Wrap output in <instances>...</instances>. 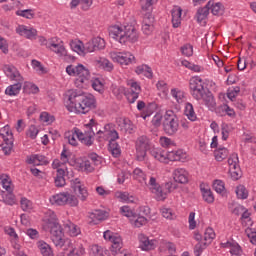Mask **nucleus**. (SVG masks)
Wrapping results in <instances>:
<instances>
[{
    "label": "nucleus",
    "mask_w": 256,
    "mask_h": 256,
    "mask_svg": "<svg viewBox=\"0 0 256 256\" xmlns=\"http://www.w3.org/2000/svg\"><path fill=\"white\" fill-rule=\"evenodd\" d=\"M47 49H50L60 57H65L67 55V50L65 49V46H63V41L57 43V38L50 39Z\"/></svg>",
    "instance_id": "obj_17"
},
{
    "label": "nucleus",
    "mask_w": 256,
    "mask_h": 256,
    "mask_svg": "<svg viewBox=\"0 0 256 256\" xmlns=\"http://www.w3.org/2000/svg\"><path fill=\"white\" fill-rule=\"evenodd\" d=\"M70 47L78 55H85V44L81 40H71Z\"/></svg>",
    "instance_id": "obj_28"
},
{
    "label": "nucleus",
    "mask_w": 256,
    "mask_h": 256,
    "mask_svg": "<svg viewBox=\"0 0 256 256\" xmlns=\"http://www.w3.org/2000/svg\"><path fill=\"white\" fill-rule=\"evenodd\" d=\"M86 130L85 132H81L79 128H75V133L77 136V139L81 141L84 145L87 147H91L93 145V141L95 138V133L96 135H103L105 131L99 130V124L95 119H91L88 124L85 125Z\"/></svg>",
    "instance_id": "obj_4"
},
{
    "label": "nucleus",
    "mask_w": 256,
    "mask_h": 256,
    "mask_svg": "<svg viewBox=\"0 0 256 256\" xmlns=\"http://www.w3.org/2000/svg\"><path fill=\"white\" fill-rule=\"evenodd\" d=\"M1 149L4 155H11V151H13V140L10 138V140L3 141Z\"/></svg>",
    "instance_id": "obj_36"
},
{
    "label": "nucleus",
    "mask_w": 256,
    "mask_h": 256,
    "mask_svg": "<svg viewBox=\"0 0 256 256\" xmlns=\"http://www.w3.org/2000/svg\"><path fill=\"white\" fill-rule=\"evenodd\" d=\"M184 115L189 119V121H197V114H195V109L193 108V104L186 103Z\"/></svg>",
    "instance_id": "obj_31"
},
{
    "label": "nucleus",
    "mask_w": 256,
    "mask_h": 256,
    "mask_svg": "<svg viewBox=\"0 0 256 256\" xmlns=\"http://www.w3.org/2000/svg\"><path fill=\"white\" fill-rule=\"evenodd\" d=\"M92 87L95 91L101 92L103 91V83L99 79H95L91 82Z\"/></svg>",
    "instance_id": "obj_64"
},
{
    "label": "nucleus",
    "mask_w": 256,
    "mask_h": 256,
    "mask_svg": "<svg viewBox=\"0 0 256 256\" xmlns=\"http://www.w3.org/2000/svg\"><path fill=\"white\" fill-rule=\"evenodd\" d=\"M151 193L155 195L156 201H165L167 199V193H171L173 191V183L167 182L165 184V190L161 188L159 183H157V179L155 177H150L149 183L147 184Z\"/></svg>",
    "instance_id": "obj_8"
},
{
    "label": "nucleus",
    "mask_w": 256,
    "mask_h": 256,
    "mask_svg": "<svg viewBox=\"0 0 256 256\" xmlns=\"http://www.w3.org/2000/svg\"><path fill=\"white\" fill-rule=\"evenodd\" d=\"M4 72L7 77H10L12 81H17L16 84L10 85L6 88L5 94L13 97V95H19V91H21V87L23 85V76L19 73L15 66H4Z\"/></svg>",
    "instance_id": "obj_6"
},
{
    "label": "nucleus",
    "mask_w": 256,
    "mask_h": 256,
    "mask_svg": "<svg viewBox=\"0 0 256 256\" xmlns=\"http://www.w3.org/2000/svg\"><path fill=\"white\" fill-rule=\"evenodd\" d=\"M228 165H229V173L233 181H237L241 179V167H239V156L237 154H232L228 158Z\"/></svg>",
    "instance_id": "obj_16"
},
{
    "label": "nucleus",
    "mask_w": 256,
    "mask_h": 256,
    "mask_svg": "<svg viewBox=\"0 0 256 256\" xmlns=\"http://www.w3.org/2000/svg\"><path fill=\"white\" fill-rule=\"evenodd\" d=\"M54 183L57 187H65V170L58 169Z\"/></svg>",
    "instance_id": "obj_34"
},
{
    "label": "nucleus",
    "mask_w": 256,
    "mask_h": 256,
    "mask_svg": "<svg viewBox=\"0 0 256 256\" xmlns=\"http://www.w3.org/2000/svg\"><path fill=\"white\" fill-rule=\"evenodd\" d=\"M105 217H107V212H105L104 210H95L91 214V218L96 219L97 221H103Z\"/></svg>",
    "instance_id": "obj_52"
},
{
    "label": "nucleus",
    "mask_w": 256,
    "mask_h": 256,
    "mask_svg": "<svg viewBox=\"0 0 256 256\" xmlns=\"http://www.w3.org/2000/svg\"><path fill=\"white\" fill-rule=\"evenodd\" d=\"M190 93L196 101H203L209 109H213L217 103L213 93L209 90H205L203 80L200 78H194L190 80Z\"/></svg>",
    "instance_id": "obj_3"
},
{
    "label": "nucleus",
    "mask_w": 256,
    "mask_h": 256,
    "mask_svg": "<svg viewBox=\"0 0 256 256\" xmlns=\"http://www.w3.org/2000/svg\"><path fill=\"white\" fill-rule=\"evenodd\" d=\"M236 195L238 199H247V197H249V192L247 191V188H245V186L239 185L236 188Z\"/></svg>",
    "instance_id": "obj_43"
},
{
    "label": "nucleus",
    "mask_w": 256,
    "mask_h": 256,
    "mask_svg": "<svg viewBox=\"0 0 256 256\" xmlns=\"http://www.w3.org/2000/svg\"><path fill=\"white\" fill-rule=\"evenodd\" d=\"M40 120L43 121V123H47L48 125H51V123H53V121H55V116H51L47 112H42L40 114Z\"/></svg>",
    "instance_id": "obj_54"
},
{
    "label": "nucleus",
    "mask_w": 256,
    "mask_h": 256,
    "mask_svg": "<svg viewBox=\"0 0 256 256\" xmlns=\"http://www.w3.org/2000/svg\"><path fill=\"white\" fill-rule=\"evenodd\" d=\"M116 197L126 203H133V196H129L127 192H117Z\"/></svg>",
    "instance_id": "obj_53"
},
{
    "label": "nucleus",
    "mask_w": 256,
    "mask_h": 256,
    "mask_svg": "<svg viewBox=\"0 0 256 256\" xmlns=\"http://www.w3.org/2000/svg\"><path fill=\"white\" fill-rule=\"evenodd\" d=\"M208 16L209 8L207 7V4L203 8H199L195 15L197 23H203Z\"/></svg>",
    "instance_id": "obj_29"
},
{
    "label": "nucleus",
    "mask_w": 256,
    "mask_h": 256,
    "mask_svg": "<svg viewBox=\"0 0 256 256\" xmlns=\"http://www.w3.org/2000/svg\"><path fill=\"white\" fill-rule=\"evenodd\" d=\"M203 199L206 203H213L215 201V197H213V192L211 190H204Z\"/></svg>",
    "instance_id": "obj_59"
},
{
    "label": "nucleus",
    "mask_w": 256,
    "mask_h": 256,
    "mask_svg": "<svg viewBox=\"0 0 256 256\" xmlns=\"http://www.w3.org/2000/svg\"><path fill=\"white\" fill-rule=\"evenodd\" d=\"M110 57L112 61L119 63L122 67L135 63V56L131 52H110Z\"/></svg>",
    "instance_id": "obj_14"
},
{
    "label": "nucleus",
    "mask_w": 256,
    "mask_h": 256,
    "mask_svg": "<svg viewBox=\"0 0 256 256\" xmlns=\"http://www.w3.org/2000/svg\"><path fill=\"white\" fill-rule=\"evenodd\" d=\"M181 150L175 152H169V160L170 161H181Z\"/></svg>",
    "instance_id": "obj_63"
},
{
    "label": "nucleus",
    "mask_w": 256,
    "mask_h": 256,
    "mask_svg": "<svg viewBox=\"0 0 256 256\" xmlns=\"http://www.w3.org/2000/svg\"><path fill=\"white\" fill-rule=\"evenodd\" d=\"M66 73H68L71 77H77L76 85H83V83L87 85L91 79L89 69L83 66V64H78L77 66L68 65L66 67Z\"/></svg>",
    "instance_id": "obj_7"
},
{
    "label": "nucleus",
    "mask_w": 256,
    "mask_h": 256,
    "mask_svg": "<svg viewBox=\"0 0 256 256\" xmlns=\"http://www.w3.org/2000/svg\"><path fill=\"white\" fill-rule=\"evenodd\" d=\"M64 103L70 113H81L85 115L91 109H95V98L87 96V94L77 91L68 90L64 95Z\"/></svg>",
    "instance_id": "obj_1"
},
{
    "label": "nucleus",
    "mask_w": 256,
    "mask_h": 256,
    "mask_svg": "<svg viewBox=\"0 0 256 256\" xmlns=\"http://www.w3.org/2000/svg\"><path fill=\"white\" fill-rule=\"evenodd\" d=\"M16 33L21 35V37H25L26 39H36L37 37V29L35 28H28L25 25H20L16 28Z\"/></svg>",
    "instance_id": "obj_20"
},
{
    "label": "nucleus",
    "mask_w": 256,
    "mask_h": 256,
    "mask_svg": "<svg viewBox=\"0 0 256 256\" xmlns=\"http://www.w3.org/2000/svg\"><path fill=\"white\" fill-rule=\"evenodd\" d=\"M171 13L173 27L177 28L179 25H181V15L183 13V9H181V7H174Z\"/></svg>",
    "instance_id": "obj_26"
},
{
    "label": "nucleus",
    "mask_w": 256,
    "mask_h": 256,
    "mask_svg": "<svg viewBox=\"0 0 256 256\" xmlns=\"http://www.w3.org/2000/svg\"><path fill=\"white\" fill-rule=\"evenodd\" d=\"M38 91H39V87H37V85L35 84L28 83L24 85V93L37 94Z\"/></svg>",
    "instance_id": "obj_55"
},
{
    "label": "nucleus",
    "mask_w": 256,
    "mask_h": 256,
    "mask_svg": "<svg viewBox=\"0 0 256 256\" xmlns=\"http://www.w3.org/2000/svg\"><path fill=\"white\" fill-rule=\"evenodd\" d=\"M66 227H68V231L71 235V237H77V235L81 234V229L73 224L72 222H69L68 224H66Z\"/></svg>",
    "instance_id": "obj_41"
},
{
    "label": "nucleus",
    "mask_w": 256,
    "mask_h": 256,
    "mask_svg": "<svg viewBox=\"0 0 256 256\" xmlns=\"http://www.w3.org/2000/svg\"><path fill=\"white\" fill-rule=\"evenodd\" d=\"M155 29V26L153 24L144 23L142 25V31L144 35H151Z\"/></svg>",
    "instance_id": "obj_57"
},
{
    "label": "nucleus",
    "mask_w": 256,
    "mask_h": 256,
    "mask_svg": "<svg viewBox=\"0 0 256 256\" xmlns=\"http://www.w3.org/2000/svg\"><path fill=\"white\" fill-rule=\"evenodd\" d=\"M213 189L216 193H225V182L221 180H215L213 183Z\"/></svg>",
    "instance_id": "obj_50"
},
{
    "label": "nucleus",
    "mask_w": 256,
    "mask_h": 256,
    "mask_svg": "<svg viewBox=\"0 0 256 256\" xmlns=\"http://www.w3.org/2000/svg\"><path fill=\"white\" fill-rule=\"evenodd\" d=\"M131 221L135 227H143L147 223V218L143 216L137 217V214H135V218H132Z\"/></svg>",
    "instance_id": "obj_48"
},
{
    "label": "nucleus",
    "mask_w": 256,
    "mask_h": 256,
    "mask_svg": "<svg viewBox=\"0 0 256 256\" xmlns=\"http://www.w3.org/2000/svg\"><path fill=\"white\" fill-rule=\"evenodd\" d=\"M207 245H209L207 242H198L194 247V254L196 256H201L203 251L207 249Z\"/></svg>",
    "instance_id": "obj_44"
},
{
    "label": "nucleus",
    "mask_w": 256,
    "mask_h": 256,
    "mask_svg": "<svg viewBox=\"0 0 256 256\" xmlns=\"http://www.w3.org/2000/svg\"><path fill=\"white\" fill-rule=\"evenodd\" d=\"M120 211H121V213H122V215H124V217H128V218H134L135 219V213H133L132 211H131V208H129V206H122L121 208H120Z\"/></svg>",
    "instance_id": "obj_56"
},
{
    "label": "nucleus",
    "mask_w": 256,
    "mask_h": 256,
    "mask_svg": "<svg viewBox=\"0 0 256 256\" xmlns=\"http://www.w3.org/2000/svg\"><path fill=\"white\" fill-rule=\"evenodd\" d=\"M0 137H2L3 141H9L10 139L11 141H14L13 132H11L9 125L0 129Z\"/></svg>",
    "instance_id": "obj_32"
},
{
    "label": "nucleus",
    "mask_w": 256,
    "mask_h": 256,
    "mask_svg": "<svg viewBox=\"0 0 256 256\" xmlns=\"http://www.w3.org/2000/svg\"><path fill=\"white\" fill-rule=\"evenodd\" d=\"M183 67L190 69V71H194V73H199L201 71V66L195 65L187 60L182 61Z\"/></svg>",
    "instance_id": "obj_47"
},
{
    "label": "nucleus",
    "mask_w": 256,
    "mask_h": 256,
    "mask_svg": "<svg viewBox=\"0 0 256 256\" xmlns=\"http://www.w3.org/2000/svg\"><path fill=\"white\" fill-rule=\"evenodd\" d=\"M213 239H215V231L213 228H207L204 233V243L211 245Z\"/></svg>",
    "instance_id": "obj_39"
},
{
    "label": "nucleus",
    "mask_w": 256,
    "mask_h": 256,
    "mask_svg": "<svg viewBox=\"0 0 256 256\" xmlns=\"http://www.w3.org/2000/svg\"><path fill=\"white\" fill-rule=\"evenodd\" d=\"M160 213L165 219H173V211L171 208H162L160 209Z\"/></svg>",
    "instance_id": "obj_61"
},
{
    "label": "nucleus",
    "mask_w": 256,
    "mask_h": 256,
    "mask_svg": "<svg viewBox=\"0 0 256 256\" xmlns=\"http://www.w3.org/2000/svg\"><path fill=\"white\" fill-rule=\"evenodd\" d=\"M142 118L146 121H151V124L155 129L161 127V124L163 123V114L159 112L156 114L151 113L142 115Z\"/></svg>",
    "instance_id": "obj_22"
},
{
    "label": "nucleus",
    "mask_w": 256,
    "mask_h": 256,
    "mask_svg": "<svg viewBox=\"0 0 256 256\" xmlns=\"http://www.w3.org/2000/svg\"><path fill=\"white\" fill-rule=\"evenodd\" d=\"M222 247L227 248L230 247V253L232 256H241L243 255V250L241 249V246L237 244V242H226L222 244Z\"/></svg>",
    "instance_id": "obj_25"
},
{
    "label": "nucleus",
    "mask_w": 256,
    "mask_h": 256,
    "mask_svg": "<svg viewBox=\"0 0 256 256\" xmlns=\"http://www.w3.org/2000/svg\"><path fill=\"white\" fill-rule=\"evenodd\" d=\"M94 41V49L96 51H101V49H105V40L101 37L93 38Z\"/></svg>",
    "instance_id": "obj_51"
},
{
    "label": "nucleus",
    "mask_w": 256,
    "mask_h": 256,
    "mask_svg": "<svg viewBox=\"0 0 256 256\" xmlns=\"http://www.w3.org/2000/svg\"><path fill=\"white\" fill-rule=\"evenodd\" d=\"M29 165H49V160H47V157L39 154L31 155L28 159Z\"/></svg>",
    "instance_id": "obj_24"
},
{
    "label": "nucleus",
    "mask_w": 256,
    "mask_h": 256,
    "mask_svg": "<svg viewBox=\"0 0 256 256\" xmlns=\"http://www.w3.org/2000/svg\"><path fill=\"white\" fill-rule=\"evenodd\" d=\"M206 7H208V11H211L212 14L214 15H223L225 12V9L223 8V4L221 3H215L214 1H209L206 4Z\"/></svg>",
    "instance_id": "obj_23"
},
{
    "label": "nucleus",
    "mask_w": 256,
    "mask_h": 256,
    "mask_svg": "<svg viewBox=\"0 0 256 256\" xmlns=\"http://www.w3.org/2000/svg\"><path fill=\"white\" fill-rule=\"evenodd\" d=\"M20 205L24 211H29V209H32V207H33V204L27 198H22L20 201Z\"/></svg>",
    "instance_id": "obj_58"
},
{
    "label": "nucleus",
    "mask_w": 256,
    "mask_h": 256,
    "mask_svg": "<svg viewBox=\"0 0 256 256\" xmlns=\"http://www.w3.org/2000/svg\"><path fill=\"white\" fill-rule=\"evenodd\" d=\"M93 53L95 52V44L93 38L84 45V52Z\"/></svg>",
    "instance_id": "obj_60"
},
{
    "label": "nucleus",
    "mask_w": 256,
    "mask_h": 256,
    "mask_svg": "<svg viewBox=\"0 0 256 256\" xmlns=\"http://www.w3.org/2000/svg\"><path fill=\"white\" fill-rule=\"evenodd\" d=\"M104 239L106 241H111L112 245L110 251L112 255L127 256V254H123V239H121L119 234H115L111 232V230H106L104 232Z\"/></svg>",
    "instance_id": "obj_10"
},
{
    "label": "nucleus",
    "mask_w": 256,
    "mask_h": 256,
    "mask_svg": "<svg viewBox=\"0 0 256 256\" xmlns=\"http://www.w3.org/2000/svg\"><path fill=\"white\" fill-rule=\"evenodd\" d=\"M214 156L216 161H224V159H227L229 156V150L227 148H218L217 150L214 151Z\"/></svg>",
    "instance_id": "obj_35"
},
{
    "label": "nucleus",
    "mask_w": 256,
    "mask_h": 256,
    "mask_svg": "<svg viewBox=\"0 0 256 256\" xmlns=\"http://www.w3.org/2000/svg\"><path fill=\"white\" fill-rule=\"evenodd\" d=\"M50 203L52 205H70L71 207H77V205H79V200L69 193H60L53 195L50 198Z\"/></svg>",
    "instance_id": "obj_12"
},
{
    "label": "nucleus",
    "mask_w": 256,
    "mask_h": 256,
    "mask_svg": "<svg viewBox=\"0 0 256 256\" xmlns=\"http://www.w3.org/2000/svg\"><path fill=\"white\" fill-rule=\"evenodd\" d=\"M128 85L130 89H125V87H120L119 91L124 93L127 97L129 103H135L139 99V93H141V86L137 82H129Z\"/></svg>",
    "instance_id": "obj_15"
},
{
    "label": "nucleus",
    "mask_w": 256,
    "mask_h": 256,
    "mask_svg": "<svg viewBox=\"0 0 256 256\" xmlns=\"http://www.w3.org/2000/svg\"><path fill=\"white\" fill-rule=\"evenodd\" d=\"M174 181L176 183H180L184 185L185 183H189V174L183 168H177L173 172Z\"/></svg>",
    "instance_id": "obj_21"
},
{
    "label": "nucleus",
    "mask_w": 256,
    "mask_h": 256,
    "mask_svg": "<svg viewBox=\"0 0 256 256\" xmlns=\"http://www.w3.org/2000/svg\"><path fill=\"white\" fill-rule=\"evenodd\" d=\"M163 131L166 135H175L179 131V118L173 110L166 111L162 121Z\"/></svg>",
    "instance_id": "obj_9"
},
{
    "label": "nucleus",
    "mask_w": 256,
    "mask_h": 256,
    "mask_svg": "<svg viewBox=\"0 0 256 256\" xmlns=\"http://www.w3.org/2000/svg\"><path fill=\"white\" fill-rule=\"evenodd\" d=\"M140 249L142 251H151L157 247V240H149V237L145 236L144 234L138 235Z\"/></svg>",
    "instance_id": "obj_19"
},
{
    "label": "nucleus",
    "mask_w": 256,
    "mask_h": 256,
    "mask_svg": "<svg viewBox=\"0 0 256 256\" xmlns=\"http://www.w3.org/2000/svg\"><path fill=\"white\" fill-rule=\"evenodd\" d=\"M66 245H67L68 251H69L67 256L85 255V249H83V247H80L79 251L75 252V247L73 246V242H71V240H66Z\"/></svg>",
    "instance_id": "obj_30"
},
{
    "label": "nucleus",
    "mask_w": 256,
    "mask_h": 256,
    "mask_svg": "<svg viewBox=\"0 0 256 256\" xmlns=\"http://www.w3.org/2000/svg\"><path fill=\"white\" fill-rule=\"evenodd\" d=\"M182 55L185 57H192L193 56V45L185 44L180 48Z\"/></svg>",
    "instance_id": "obj_46"
},
{
    "label": "nucleus",
    "mask_w": 256,
    "mask_h": 256,
    "mask_svg": "<svg viewBox=\"0 0 256 256\" xmlns=\"http://www.w3.org/2000/svg\"><path fill=\"white\" fill-rule=\"evenodd\" d=\"M37 135H39V129H37V127L35 126H30L28 132H27V136L30 137V139H36Z\"/></svg>",
    "instance_id": "obj_62"
},
{
    "label": "nucleus",
    "mask_w": 256,
    "mask_h": 256,
    "mask_svg": "<svg viewBox=\"0 0 256 256\" xmlns=\"http://www.w3.org/2000/svg\"><path fill=\"white\" fill-rule=\"evenodd\" d=\"M38 248L43 256H53V250H51V246L44 241L38 242Z\"/></svg>",
    "instance_id": "obj_33"
},
{
    "label": "nucleus",
    "mask_w": 256,
    "mask_h": 256,
    "mask_svg": "<svg viewBox=\"0 0 256 256\" xmlns=\"http://www.w3.org/2000/svg\"><path fill=\"white\" fill-rule=\"evenodd\" d=\"M72 189L77 197L81 199V201H87V197H89V192H87V188L81 185V181L79 180V178H76L74 180V183L72 184Z\"/></svg>",
    "instance_id": "obj_18"
},
{
    "label": "nucleus",
    "mask_w": 256,
    "mask_h": 256,
    "mask_svg": "<svg viewBox=\"0 0 256 256\" xmlns=\"http://www.w3.org/2000/svg\"><path fill=\"white\" fill-rule=\"evenodd\" d=\"M151 155L154 159L160 161V163H167V161H169V152L165 150H152Z\"/></svg>",
    "instance_id": "obj_27"
},
{
    "label": "nucleus",
    "mask_w": 256,
    "mask_h": 256,
    "mask_svg": "<svg viewBox=\"0 0 256 256\" xmlns=\"http://www.w3.org/2000/svg\"><path fill=\"white\" fill-rule=\"evenodd\" d=\"M109 37L119 41L121 45H127V43H137L139 41V33L137 29L133 25L127 26H110L109 29Z\"/></svg>",
    "instance_id": "obj_2"
},
{
    "label": "nucleus",
    "mask_w": 256,
    "mask_h": 256,
    "mask_svg": "<svg viewBox=\"0 0 256 256\" xmlns=\"http://www.w3.org/2000/svg\"><path fill=\"white\" fill-rule=\"evenodd\" d=\"M91 256H107V250L103 251V248L95 245L92 247L91 252H90Z\"/></svg>",
    "instance_id": "obj_49"
},
{
    "label": "nucleus",
    "mask_w": 256,
    "mask_h": 256,
    "mask_svg": "<svg viewBox=\"0 0 256 256\" xmlns=\"http://www.w3.org/2000/svg\"><path fill=\"white\" fill-rule=\"evenodd\" d=\"M44 229L45 231H49L52 242L56 247H65L67 245V241L63 240V228L59 224V220H57L55 214L47 219Z\"/></svg>",
    "instance_id": "obj_5"
},
{
    "label": "nucleus",
    "mask_w": 256,
    "mask_h": 256,
    "mask_svg": "<svg viewBox=\"0 0 256 256\" xmlns=\"http://www.w3.org/2000/svg\"><path fill=\"white\" fill-rule=\"evenodd\" d=\"M110 129L111 126L109 124L105 125L104 133H107V135L111 137L108 149L113 157H119V155H121V147H119V144L116 142L117 139H119V133L115 129Z\"/></svg>",
    "instance_id": "obj_11"
},
{
    "label": "nucleus",
    "mask_w": 256,
    "mask_h": 256,
    "mask_svg": "<svg viewBox=\"0 0 256 256\" xmlns=\"http://www.w3.org/2000/svg\"><path fill=\"white\" fill-rule=\"evenodd\" d=\"M0 180L2 183L3 188L8 191V193H11L13 189L11 188V180H9V176L7 174L0 175Z\"/></svg>",
    "instance_id": "obj_38"
},
{
    "label": "nucleus",
    "mask_w": 256,
    "mask_h": 256,
    "mask_svg": "<svg viewBox=\"0 0 256 256\" xmlns=\"http://www.w3.org/2000/svg\"><path fill=\"white\" fill-rule=\"evenodd\" d=\"M171 95L176 99L177 103H183V99L185 97V93L183 91L173 88L171 90Z\"/></svg>",
    "instance_id": "obj_42"
},
{
    "label": "nucleus",
    "mask_w": 256,
    "mask_h": 256,
    "mask_svg": "<svg viewBox=\"0 0 256 256\" xmlns=\"http://www.w3.org/2000/svg\"><path fill=\"white\" fill-rule=\"evenodd\" d=\"M149 149H151V140L145 135L138 137L136 141V157L138 161L145 159Z\"/></svg>",
    "instance_id": "obj_13"
},
{
    "label": "nucleus",
    "mask_w": 256,
    "mask_h": 256,
    "mask_svg": "<svg viewBox=\"0 0 256 256\" xmlns=\"http://www.w3.org/2000/svg\"><path fill=\"white\" fill-rule=\"evenodd\" d=\"M133 177H134V179H136V181H139V183H146L147 184L145 173L140 168H136L133 171Z\"/></svg>",
    "instance_id": "obj_40"
},
{
    "label": "nucleus",
    "mask_w": 256,
    "mask_h": 256,
    "mask_svg": "<svg viewBox=\"0 0 256 256\" xmlns=\"http://www.w3.org/2000/svg\"><path fill=\"white\" fill-rule=\"evenodd\" d=\"M32 67L33 69H35V71H37V73H39V75H45V73H47V71L45 70V67H43V65H41V62H39L38 60H32Z\"/></svg>",
    "instance_id": "obj_45"
},
{
    "label": "nucleus",
    "mask_w": 256,
    "mask_h": 256,
    "mask_svg": "<svg viewBox=\"0 0 256 256\" xmlns=\"http://www.w3.org/2000/svg\"><path fill=\"white\" fill-rule=\"evenodd\" d=\"M16 15H18V17H24L25 19H35L33 9L18 10L16 11Z\"/></svg>",
    "instance_id": "obj_37"
}]
</instances>
